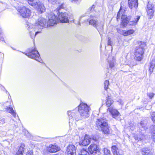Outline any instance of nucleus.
Returning a JSON list of instances; mask_svg holds the SVG:
<instances>
[{
  "mask_svg": "<svg viewBox=\"0 0 155 155\" xmlns=\"http://www.w3.org/2000/svg\"><path fill=\"white\" fill-rule=\"evenodd\" d=\"M78 114V110L76 108L72 111H68L67 112V114L69 118V123H72L74 119L75 115Z\"/></svg>",
  "mask_w": 155,
  "mask_h": 155,
  "instance_id": "nucleus-13",
  "label": "nucleus"
},
{
  "mask_svg": "<svg viewBox=\"0 0 155 155\" xmlns=\"http://www.w3.org/2000/svg\"><path fill=\"white\" fill-rule=\"evenodd\" d=\"M154 5L151 2H149L147 5V9H153Z\"/></svg>",
  "mask_w": 155,
  "mask_h": 155,
  "instance_id": "nucleus-35",
  "label": "nucleus"
},
{
  "mask_svg": "<svg viewBox=\"0 0 155 155\" xmlns=\"http://www.w3.org/2000/svg\"><path fill=\"white\" fill-rule=\"evenodd\" d=\"M147 15L150 16V18L152 17L154 13L153 9H147Z\"/></svg>",
  "mask_w": 155,
  "mask_h": 155,
  "instance_id": "nucleus-30",
  "label": "nucleus"
},
{
  "mask_svg": "<svg viewBox=\"0 0 155 155\" xmlns=\"http://www.w3.org/2000/svg\"><path fill=\"white\" fill-rule=\"evenodd\" d=\"M29 4L36 8L41 13L44 12L45 8L44 5L41 3L39 0H28Z\"/></svg>",
  "mask_w": 155,
  "mask_h": 155,
  "instance_id": "nucleus-8",
  "label": "nucleus"
},
{
  "mask_svg": "<svg viewBox=\"0 0 155 155\" xmlns=\"http://www.w3.org/2000/svg\"><path fill=\"white\" fill-rule=\"evenodd\" d=\"M49 18L48 21L47 22L46 19L40 17L36 21L34 25L29 23H27L26 28L29 31L31 38H34L36 35L41 33L43 28L53 26L57 23L58 19L54 13L51 14Z\"/></svg>",
  "mask_w": 155,
  "mask_h": 155,
  "instance_id": "nucleus-1",
  "label": "nucleus"
},
{
  "mask_svg": "<svg viewBox=\"0 0 155 155\" xmlns=\"http://www.w3.org/2000/svg\"><path fill=\"white\" fill-rule=\"evenodd\" d=\"M151 119L153 123L155 124V112H153L151 114Z\"/></svg>",
  "mask_w": 155,
  "mask_h": 155,
  "instance_id": "nucleus-37",
  "label": "nucleus"
},
{
  "mask_svg": "<svg viewBox=\"0 0 155 155\" xmlns=\"http://www.w3.org/2000/svg\"><path fill=\"white\" fill-rule=\"evenodd\" d=\"M111 148L114 155H122L116 146H113Z\"/></svg>",
  "mask_w": 155,
  "mask_h": 155,
  "instance_id": "nucleus-21",
  "label": "nucleus"
},
{
  "mask_svg": "<svg viewBox=\"0 0 155 155\" xmlns=\"http://www.w3.org/2000/svg\"><path fill=\"white\" fill-rule=\"evenodd\" d=\"M60 148L55 143L50 144L46 147L47 151L51 153L56 152L60 150Z\"/></svg>",
  "mask_w": 155,
  "mask_h": 155,
  "instance_id": "nucleus-12",
  "label": "nucleus"
},
{
  "mask_svg": "<svg viewBox=\"0 0 155 155\" xmlns=\"http://www.w3.org/2000/svg\"><path fill=\"white\" fill-rule=\"evenodd\" d=\"M23 53L28 56V57L34 59L40 62L41 63L42 61L40 57L39 53L36 49V48L32 49L29 53H26L23 52Z\"/></svg>",
  "mask_w": 155,
  "mask_h": 155,
  "instance_id": "nucleus-9",
  "label": "nucleus"
},
{
  "mask_svg": "<svg viewBox=\"0 0 155 155\" xmlns=\"http://www.w3.org/2000/svg\"><path fill=\"white\" fill-rule=\"evenodd\" d=\"M70 1L73 3H75L77 2L78 0H70Z\"/></svg>",
  "mask_w": 155,
  "mask_h": 155,
  "instance_id": "nucleus-49",
  "label": "nucleus"
},
{
  "mask_svg": "<svg viewBox=\"0 0 155 155\" xmlns=\"http://www.w3.org/2000/svg\"><path fill=\"white\" fill-rule=\"evenodd\" d=\"M7 109L9 113H11L14 117H15L16 114L12 107H7Z\"/></svg>",
  "mask_w": 155,
  "mask_h": 155,
  "instance_id": "nucleus-24",
  "label": "nucleus"
},
{
  "mask_svg": "<svg viewBox=\"0 0 155 155\" xmlns=\"http://www.w3.org/2000/svg\"><path fill=\"white\" fill-rule=\"evenodd\" d=\"M25 135L27 137H29L30 136V134L27 130H25Z\"/></svg>",
  "mask_w": 155,
  "mask_h": 155,
  "instance_id": "nucleus-45",
  "label": "nucleus"
},
{
  "mask_svg": "<svg viewBox=\"0 0 155 155\" xmlns=\"http://www.w3.org/2000/svg\"><path fill=\"white\" fill-rule=\"evenodd\" d=\"M76 148L73 145H69L67 147L66 153L67 155H76Z\"/></svg>",
  "mask_w": 155,
  "mask_h": 155,
  "instance_id": "nucleus-14",
  "label": "nucleus"
},
{
  "mask_svg": "<svg viewBox=\"0 0 155 155\" xmlns=\"http://www.w3.org/2000/svg\"><path fill=\"white\" fill-rule=\"evenodd\" d=\"M128 4L131 9H136L138 6V0H128Z\"/></svg>",
  "mask_w": 155,
  "mask_h": 155,
  "instance_id": "nucleus-16",
  "label": "nucleus"
},
{
  "mask_svg": "<svg viewBox=\"0 0 155 155\" xmlns=\"http://www.w3.org/2000/svg\"><path fill=\"white\" fill-rule=\"evenodd\" d=\"M78 112H79L83 118H87L89 116V112L90 107L87 104L84 103H81L78 106V107L76 108Z\"/></svg>",
  "mask_w": 155,
  "mask_h": 155,
  "instance_id": "nucleus-7",
  "label": "nucleus"
},
{
  "mask_svg": "<svg viewBox=\"0 0 155 155\" xmlns=\"http://www.w3.org/2000/svg\"><path fill=\"white\" fill-rule=\"evenodd\" d=\"M134 32L133 29H130L127 31H123L121 34L124 36H127L130 34H133Z\"/></svg>",
  "mask_w": 155,
  "mask_h": 155,
  "instance_id": "nucleus-22",
  "label": "nucleus"
},
{
  "mask_svg": "<svg viewBox=\"0 0 155 155\" xmlns=\"http://www.w3.org/2000/svg\"><path fill=\"white\" fill-rule=\"evenodd\" d=\"M17 10L19 12L20 15L24 18L29 17L31 13L30 9L25 6L18 8Z\"/></svg>",
  "mask_w": 155,
  "mask_h": 155,
  "instance_id": "nucleus-10",
  "label": "nucleus"
},
{
  "mask_svg": "<svg viewBox=\"0 0 155 155\" xmlns=\"http://www.w3.org/2000/svg\"><path fill=\"white\" fill-rule=\"evenodd\" d=\"M103 151L104 153V155H111L110 150L107 148H104Z\"/></svg>",
  "mask_w": 155,
  "mask_h": 155,
  "instance_id": "nucleus-32",
  "label": "nucleus"
},
{
  "mask_svg": "<svg viewBox=\"0 0 155 155\" xmlns=\"http://www.w3.org/2000/svg\"><path fill=\"white\" fill-rule=\"evenodd\" d=\"M89 22V24L92 25L95 27L100 33V32L102 31L104 29V23L103 21L98 22L95 16H91L90 18L87 19Z\"/></svg>",
  "mask_w": 155,
  "mask_h": 155,
  "instance_id": "nucleus-5",
  "label": "nucleus"
},
{
  "mask_svg": "<svg viewBox=\"0 0 155 155\" xmlns=\"http://www.w3.org/2000/svg\"><path fill=\"white\" fill-rule=\"evenodd\" d=\"M74 118L75 120L77 121L79 120L85 119V118H83L81 115H80V116H79L76 114Z\"/></svg>",
  "mask_w": 155,
  "mask_h": 155,
  "instance_id": "nucleus-33",
  "label": "nucleus"
},
{
  "mask_svg": "<svg viewBox=\"0 0 155 155\" xmlns=\"http://www.w3.org/2000/svg\"><path fill=\"white\" fill-rule=\"evenodd\" d=\"M50 3H51L53 5H58L59 7L61 5L62 3H60V1L59 0H47ZM62 4H63L62 3Z\"/></svg>",
  "mask_w": 155,
  "mask_h": 155,
  "instance_id": "nucleus-23",
  "label": "nucleus"
},
{
  "mask_svg": "<svg viewBox=\"0 0 155 155\" xmlns=\"http://www.w3.org/2000/svg\"><path fill=\"white\" fill-rule=\"evenodd\" d=\"M152 138L153 141L155 143V134L152 135Z\"/></svg>",
  "mask_w": 155,
  "mask_h": 155,
  "instance_id": "nucleus-46",
  "label": "nucleus"
},
{
  "mask_svg": "<svg viewBox=\"0 0 155 155\" xmlns=\"http://www.w3.org/2000/svg\"><path fill=\"white\" fill-rule=\"evenodd\" d=\"M25 145L23 143H21L18 150L19 152L22 153L24 152L25 150Z\"/></svg>",
  "mask_w": 155,
  "mask_h": 155,
  "instance_id": "nucleus-29",
  "label": "nucleus"
},
{
  "mask_svg": "<svg viewBox=\"0 0 155 155\" xmlns=\"http://www.w3.org/2000/svg\"><path fill=\"white\" fill-rule=\"evenodd\" d=\"M107 60L110 68H114L116 63L115 59L114 57L109 55Z\"/></svg>",
  "mask_w": 155,
  "mask_h": 155,
  "instance_id": "nucleus-18",
  "label": "nucleus"
},
{
  "mask_svg": "<svg viewBox=\"0 0 155 155\" xmlns=\"http://www.w3.org/2000/svg\"><path fill=\"white\" fill-rule=\"evenodd\" d=\"M113 43L112 41H111V38L109 37L108 38L107 41V45H108L112 46Z\"/></svg>",
  "mask_w": 155,
  "mask_h": 155,
  "instance_id": "nucleus-41",
  "label": "nucleus"
},
{
  "mask_svg": "<svg viewBox=\"0 0 155 155\" xmlns=\"http://www.w3.org/2000/svg\"><path fill=\"white\" fill-rule=\"evenodd\" d=\"M91 139L89 137L88 135L86 134L84 137V139L79 143L80 145L84 146H86L88 145L90 143Z\"/></svg>",
  "mask_w": 155,
  "mask_h": 155,
  "instance_id": "nucleus-15",
  "label": "nucleus"
},
{
  "mask_svg": "<svg viewBox=\"0 0 155 155\" xmlns=\"http://www.w3.org/2000/svg\"><path fill=\"white\" fill-rule=\"evenodd\" d=\"M134 138L136 140L139 141L140 140H143V139L145 138V137L143 134H142L141 135H140L139 137L137 136H135Z\"/></svg>",
  "mask_w": 155,
  "mask_h": 155,
  "instance_id": "nucleus-27",
  "label": "nucleus"
},
{
  "mask_svg": "<svg viewBox=\"0 0 155 155\" xmlns=\"http://www.w3.org/2000/svg\"><path fill=\"white\" fill-rule=\"evenodd\" d=\"M0 4L4 8H5L7 6V4L5 2H3L0 1Z\"/></svg>",
  "mask_w": 155,
  "mask_h": 155,
  "instance_id": "nucleus-39",
  "label": "nucleus"
},
{
  "mask_svg": "<svg viewBox=\"0 0 155 155\" xmlns=\"http://www.w3.org/2000/svg\"><path fill=\"white\" fill-rule=\"evenodd\" d=\"M23 154L18 151L16 153L15 155H23Z\"/></svg>",
  "mask_w": 155,
  "mask_h": 155,
  "instance_id": "nucleus-47",
  "label": "nucleus"
},
{
  "mask_svg": "<svg viewBox=\"0 0 155 155\" xmlns=\"http://www.w3.org/2000/svg\"><path fill=\"white\" fill-rule=\"evenodd\" d=\"M97 130L101 131L104 134H110L111 129L108 120L104 118H101L97 120L96 122Z\"/></svg>",
  "mask_w": 155,
  "mask_h": 155,
  "instance_id": "nucleus-2",
  "label": "nucleus"
},
{
  "mask_svg": "<svg viewBox=\"0 0 155 155\" xmlns=\"http://www.w3.org/2000/svg\"><path fill=\"white\" fill-rule=\"evenodd\" d=\"M12 48L14 50H15V48Z\"/></svg>",
  "mask_w": 155,
  "mask_h": 155,
  "instance_id": "nucleus-52",
  "label": "nucleus"
},
{
  "mask_svg": "<svg viewBox=\"0 0 155 155\" xmlns=\"http://www.w3.org/2000/svg\"><path fill=\"white\" fill-rule=\"evenodd\" d=\"M78 155H89V153L86 150L82 149L78 152Z\"/></svg>",
  "mask_w": 155,
  "mask_h": 155,
  "instance_id": "nucleus-25",
  "label": "nucleus"
},
{
  "mask_svg": "<svg viewBox=\"0 0 155 155\" xmlns=\"http://www.w3.org/2000/svg\"><path fill=\"white\" fill-rule=\"evenodd\" d=\"M150 129L152 131V135L154 134H155V125H152L150 127Z\"/></svg>",
  "mask_w": 155,
  "mask_h": 155,
  "instance_id": "nucleus-38",
  "label": "nucleus"
},
{
  "mask_svg": "<svg viewBox=\"0 0 155 155\" xmlns=\"http://www.w3.org/2000/svg\"><path fill=\"white\" fill-rule=\"evenodd\" d=\"M112 50V47H111V51Z\"/></svg>",
  "mask_w": 155,
  "mask_h": 155,
  "instance_id": "nucleus-53",
  "label": "nucleus"
},
{
  "mask_svg": "<svg viewBox=\"0 0 155 155\" xmlns=\"http://www.w3.org/2000/svg\"><path fill=\"white\" fill-rule=\"evenodd\" d=\"M142 155H152L150 150L148 147H144L141 151Z\"/></svg>",
  "mask_w": 155,
  "mask_h": 155,
  "instance_id": "nucleus-20",
  "label": "nucleus"
},
{
  "mask_svg": "<svg viewBox=\"0 0 155 155\" xmlns=\"http://www.w3.org/2000/svg\"><path fill=\"white\" fill-rule=\"evenodd\" d=\"M109 84V81L107 80H106L104 81V89L105 90L107 91V90L108 88Z\"/></svg>",
  "mask_w": 155,
  "mask_h": 155,
  "instance_id": "nucleus-34",
  "label": "nucleus"
},
{
  "mask_svg": "<svg viewBox=\"0 0 155 155\" xmlns=\"http://www.w3.org/2000/svg\"><path fill=\"white\" fill-rule=\"evenodd\" d=\"M5 120L4 118H0V125H3L5 123Z\"/></svg>",
  "mask_w": 155,
  "mask_h": 155,
  "instance_id": "nucleus-42",
  "label": "nucleus"
},
{
  "mask_svg": "<svg viewBox=\"0 0 155 155\" xmlns=\"http://www.w3.org/2000/svg\"><path fill=\"white\" fill-rule=\"evenodd\" d=\"M137 64L136 61L135 60L131 61L130 64H129V66L130 67H132L134 66H135Z\"/></svg>",
  "mask_w": 155,
  "mask_h": 155,
  "instance_id": "nucleus-36",
  "label": "nucleus"
},
{
  "mask_svg": "<svg viewBox=\"0 0 155 155\" xmlns=\"http://www.w3.org/2000/svg\"><path fill=\"white\" fill-rule=\"evenodd\" d=\"M146 45L145 43L143 42H138V46L136 47L135 52V58L136 60L140 61L143 58L144 47H145Z\"/></svg>",
  "mask_w": 155,
  "mask_h": 155,
  "instance_id": "nucleus-4",
  "label": "nucleus"
},
{
  "mask_svg": "<svg viewBox=\"0 0 155 155\" xmlns=\"http://www.w3.org/2000/svg\"><path fill=\"white\" fill-rule=\"evenodd\" d=\"M3 32L2 31V30L0 27V41H4V38L2 36H1V35H2Z\"/></svg>",
  "mask_w": 155,
  "mask_h": 155,
  "instance_id": "nucleus-40",
  "label": "nucleus"
},
{
  "mask_svg": "<svg viewBox=\"0 0 155 155\" xmlns=\"http://www.w3.org/2000/svg\"><path fill=\"white\" fill-rule=\"evenodd\" d=\"M113 101L111 98H108L106 102V105L108 107H110L112 104Z\"/></svg>",
  "mask_w": 155,
  "mask_h": 155,
  "instance_id": "nucleus-26",
  "label": "nucleus"
},
{
  "mask_svg": "<svg viewBox=\"0 0 155 155\" xmlns=\"http://www.w3.org/2000/svg\"><path fill=\"white\" fill-rule=\"evenodd\" d=\"M140 125L142 129L141 130V131H144V130L147 129L146 126V124L144 121H141L140 123Z\"/></svg>",
  "mask_w": 155,
  "mask_h": 155,
  "instance_id": "nucleus-28",
  "label": "nucleus"
},
{
  "mask_svg": "<svg viewBox=\"0 0 155 155\" xmlns=\"http://www.w3.org/2000/svg\"><path fill=\"white\" fill-rule=\"evenodd\" d=\"M140 18V16H135L132 18L131 15H125L123 14L121 17V24L124 27L126 26L128 23L130 25H135L137 24Z\"/></svg>",
  "mask_w": 155,
  "mask_h": 155,
  "instance_id": "nucleus-3",
  "label": "nucleus"
},
{
  "mask_svg": "<svg viewBox=\"0 0 155 155\" xmlns=\"http://www.w3.org/2000/svg\"><path fill=\"white\" fill-rule=\"evenodd\" d=\"M107 110L111 113L113 118L117 120H120V114L117 110L112 107H108Z\"/></svg>",
  "mask_w": 155,
  "mask_h": 155,
  "instance_id": "nucleus-11",
  "label": "nucleus"
},
{
  "mask_svg": "<svg viewBox=\"0 0 155 155\" xmlns=\"http://www.w3.org/2000/svg\"><path fill=\"white\" fill-rule=\"evenodd\" d=\"M64 4H61V5L59 7H58L57 8V10L58 12L57 15H58V17L57 16H55L56 17L58 18V21L56 23V24L58 21V19L61 22L63 23H68L69 22L68 19V14L66 12H60L59 10L64 8Z\"/></svg>",
  "mask_w": 155,
  "mask_h": 155,
  "instance_id": "nucleus-6",
  "label": "nucleus"
},
{
  "mask_svg": "<svg viewBox=\"0 0 155 155\" xmlns=\"http://www.w3.org/2000/svg\"><path fill=\"white\" fill-rule=\"evenodd\" d=\"M88 150L91 154H94L98 150V147L96 144H91L89 147Z\"/></svg>",
  "mask_w": 155,
  "mask_h": 155,
  "instance_id": "nucleus-17",
  "label": "nucleus"
},
{
  "mask_svg": "<svg viewBox=\"0 0 155 155\" xmlns=\"http://www.w3.org/2000/svg\"><path fill=\"white\" fill-rule=\"evenodd\" d=\"M135 128V127L134 126V127H132L131 128H130V129L132 130H134V129Z\"/></svg>",
  "mask_w": 155,
  "mask_h": 155,
  "instance_id": "nucleus-51",
  "label": "nucleus"
},
{
  "mask_svg": "<svg viewBox=\"0 0 155 155\" xmlns=\"http://www.w3.org/2000/svg\"><path fill=\"white\" fill-rule=\"evenodd\" d=\"M147 95L150 98L152 99L153 97L154 94L152 93H147Z\"/></svg>",
  "mask_w": 155,
  "mask_h": 155,
  "instance_id": "nucleus-43",
  "label": "nucleus"
},
{
  "mask_svg": "<svg viewBox=\"0 0 155 155\" xmlns=\"http://www.w3.org/2000/svg\"><path fill=\"white\" fill-rule=\"evenodd\" d=\"M33 152L31 150H29L26 153V155H33Z\"/></svg>",
  "mask_w": 155,
  "mask_h": 155,
  "instance_id": "nucleus-44",
  "label": "nucleus"
},
{
  "mask_svg": "<svg viewBox=\"0 0 155 155\" xmlns=\"http://www.w3.org/2000/svg\"><path fill=\"white\" fill-rule=\"evenodd\" d=\"M117 101L121 105L123 104H124L123 101L120 99L118 101Z\"/></svg>",
  "mask_w": 155,
  "mask_h": 155,
  "instance_id": "nucleus-48",
  "label": "nucleus"
},
{
  "mask_svg": "<svg viewBox=\"0 0 155 155\" xmlns=\"http://www.w3.org/2000/svg\"><path fill=\"white\" fill-rule=\"evenodd\" d=\"M155 68V58H152L150 63L149 71L150 74L152 73Z\"/></svg>",
  "mask_w": 155,
  "mask_h": 155,
  "instance_id": "nucleus-19",
  "label": "nucleus"
},
{
  "mask_svg": "<svg viewBox=\"0 0 155 155\" xmlns=\"http://www.w3.org/2000/svg\"><path fill=\"white\" fill-rule=\"evenodd\" d=\"M94 6L93 5L91 8L90 10L91 11H92L94 10Z\"/></svg>",
  "mask_w": 155,
  "mask_h": 155,
  "instance_id": "nucleus-50",
  "label": "nucleus"
},
{
  "mask_svg": "<svg viewBox=\"0 0 155 155\" xmlns=\"http://www.w3.org/2000/svg\"><path fill=\"white\" fill-rule=\"evenodd\" d=\"M124 10H122V6L121 5L119 11L118 12L117 14V20H118V19L120 18V14H122V12H124Z\"/></svg>",
  "mask_w": 155,
  "mask_h": 155,
  "instance_id": "nucleus-31",
  "label": "nucleus"
}]
</instances>
